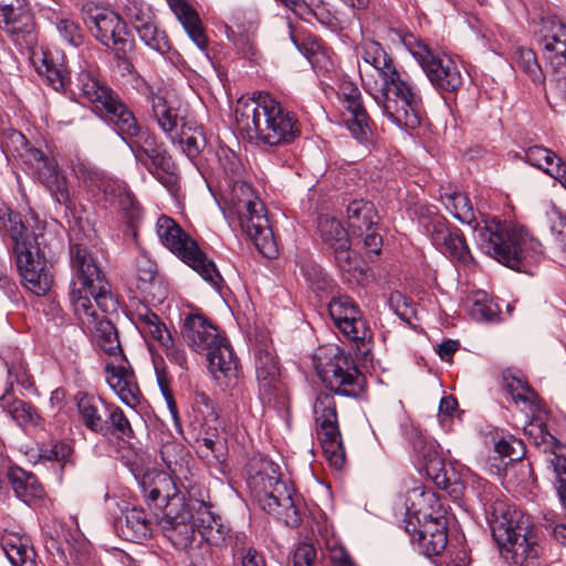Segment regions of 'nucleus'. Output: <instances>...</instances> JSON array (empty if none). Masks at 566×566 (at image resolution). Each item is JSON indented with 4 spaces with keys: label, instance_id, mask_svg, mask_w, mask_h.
Listing matches in <instances>:
<instances>
[{
    "label": "nucleus",
    "instance_id": "f257e3e1",
    "mask_svg": "<svg viewBox=\"0 0 566 566\" xmlns=\"http://www.w3.org/2000/svg\"><path fill=\"white\" fill-rule=\"evenodd\" d=\"M72 271L70 300L80 319L96 321L95 339L97 346L114 360H125L118 332L109 319L97 321L95 306L102 312H115V300L111 283L99 261L82 243H71L69 249Z\"/></svg>",
    "mask_w": 566,
    "mask_h": 566
},
{
    "label": "nucleus",
    "instance_id": "f03ea898",
    "mask_svg": "<svg viewBox=\"0 0 566 566\" xmlns=\"http://www.w3.org/2000/svg\"><path fill=\"white\" fill-rule=\"evenodd\" d=\"M441 199L457 220L473 228L479 248L497 262L512 270L531 273L542 260V243L523 227L496 218L478 220L473 205L464 193H444Z\"/></svg>",
    "mask_w": 566,
    "mask_h": 566
},
{
    "label": "nucleus",
    "instance_id": "7ed1b4c3",
    "mask_svg": "<svg viewBox=\"0 0 566 566\" xmlns=\"http://www.w3.org/2000/svg\"><path fill=\"white\" fill-rule=\"evenodd\" d=\"M139 486L156 523L164 535L177 548L190 556L198 549V527L195 510L179 496L174 479L164 471L148 470Z\"/></svg>",
    "mask_w": 566,
    "mask_h": 566
},
{
    "label": "nucleus",
    "instance_id": "20e7f679",
    "mask_svg": "<svg viewBox=\"0 0 566 566\" xmlns=\"http://www.w3.org/2000/svg\"><path fill=\"white\" fill-rule=\"evenodd\" d=\"M219 164L230 187V192L224 199V213L238 221L242 232L262 255L269 259L274 258L277 254V247L265 206L252 187L242 180L244 168L240 158L232 150L222 149L219 154Z\"/></svg>",
    "mask_w": 566,
    "mask_h": 566
},
{
    "label": "nucleus",
    "instance_id": "39448f33",
    "mask_svg": "<svg viewBox=\"0 0 566 566\" xmlns=\"http://www.w3.org/2000/svg\"><path fill=\"white\" fill-rule=\"evenodd\" d=\"M371 74L360 73L365 91L382 115L398 128L415 129L421 123L422 97L417 86L388 54Z\"/></svg>",
    "mask_w": 566,
    "mask_h": 566
},
{
    "label": "nucleus",
    "instance_id": "423d86ee",
    "mask_svg": "<svg viewBox=\"0 0 566 566\" xmlns=\"http://www.w3.org/2000/svg\"><path fill=\"white\" fill-rule=\"evenodd\" d=\"M235 120L240 129L245 130L262 147L284 146L300 135L296 116L268 93H259L253 98L239 102Z\"/></svg>",
    "mask_w": 566,
    "mask_h": 566
},
{
    "label": "nucleus",
    "instance_id": "0eeeda50",
    "mask_svg": "<svg viewBox=\"0 0 566 566\" xmlns=\"http://www.w3.org/2000/svg\"><path fill=\"white\" fill-rule=\"evenodd\" d=\"M1 221L23 286L38 296L46 294L53 276L40 248L39 235L28 229L15 211L8 210Z\"/></svg>",
    "mask_w": 566,
    "mask_h": 566
},
{
    "label": "nucleus",
    "instance_id": "6e6552de",
    "mask_svg": "<svg viewBox=\"0 0 566 566\" xmlns=\"http://www.w3.org/2000/svg\"><path fill=\"white\" fill-rule=\"evenodd\" d=\"M181 334L187 345L198 354L207 356L208 368L221 386L237 384L239 361L218 327L198 313H187L182 321Z\"/></svg>",
    "mask_w": 566,
    "mask_h": 566
},
{
    "label": "nucleus",
    "instance_id": "1a4fd4ad",
    "mask_svg": "<svg viewBox=\"0 0 566 566\" xmlns=\"http://www.w3.org/2000/svg\"><path fill=\"white\" fill-rule=\"evenodd\" d=\"M485 511L490 514L493 539L507 562L523 566L527 559L539 556L541 547L528 515L510 510L501 501H495Z\"/></svg>",
    "mask_w": 566,
    "mask_h": 566
},
{
    "label": "nucleus",
    "instance_id": "9d476101",
    "mask_svg": "<svg viewBox=\"0 0 566 566\" xmlns=\"http://www.w3.org/2000/svg\"><path fill=\"white\" fill-rule=\"evenodd\" d=\"M6 147L20 158L28 174L45 187L54 201L66 207L71 203L67 178L53 157L32 146L22 133L13 129L7 133Z\"/></svg>",
    "mask_w": 566,
    "mask_h": 566
},
{
    "label": "nucleus",
    "instance_id": "9b49d317",
    "mask_svg": "<svg viewBox=\"0 0 566 566\" xmlns=\"http://www.w3.org/2000/svg\"><path fill=\"white\" fill-rule=\"evenodd\" d=\"M313 364L321 381L335 395L358 398L365 390V376L339 346H321L313 356Z\"/></svg>",
    "mask_w": 566,
    "mask_h": 566
},
{
    "label": "nucleus",
    "instance_id": "f8f14e48",
    "mask_svg": "<svg viewBox=\"0 0 566 566\" xmlns=\"http://www.w3.org/2000/svg\"><path fill=\"white\" fill-rule=\"evenodd\" d=\"M279 467L265 463L263 469L249 479V486L262 510L275 515L287 526L296 527L301 514L296 505L292 484L280 479Z\"/></svg>",
    "mask_w": 566,
    "mask_h": 566
},
{
    "label": "nucleus",
    "instance_id": "ddd939ff",
    "mask_svg": "<svg viewBox=\"0 0 566 566\" xmlns=\"http://www.w3.org/2000/svg\"><path fill=\"white\" fill-rule=\"evenodd\" d=\"M80 12L93 38L103 46L111 49L117 65L130 73L134 66L127 57L128 40L126 36L128 30L126 21L115 11L94 1L83 2Z\"/></svg>",
    "mask_w": 566,
    "mask_h": 566
},
{
    "label": "nucleus",
    "instance_id": "4468645a",
    "mask_svg": "<svg viewBox=\"0 0 566 566\" xmlns=\"http://www.w3.org/2000/svg\"><path fill=\"white\" fill-rule=\"evenodd\" d=\"M157 233L163 244L206 282L218 290L221 287L223 279L214 262L172 218L161 216L157 221Z\"/></svg>",
    "mask_w": 566,
    "mask_h": 566
},
{
    "label": "nucleus",
    "instance_id": "2eb2a0df",
    "mask_svg": "<svg viewBox=\"0 0 566 566\" xmlns=\"http://www.w3.org/2000/svg\"><path fill=\"white\" fill-rule=\"evenodd\" d=\"M124 142L132 150L136 161L143 165L163 186L168 189L176 186L178 177L175 163L164 143L159 142L154 133L139 126Z\"/></svg>",
    "mask_w": 566,
    "mask_h": 566
},
{
    "label": "nucleus",
    "instance_id": "dca6fc26",
    "mask_svg": "<svg viewBox=\"0 0 566 566\" xmlns=\"http://www.w3.org/2000/svg\"><path fill=\"white\" fill-rule=\"evenodd\" d=\"M400 40L438 91L454 93L462 86V74L452 59L433 54L426 43L411 33L400 34Z\"/></svg>",
    "mask_w": 566,
    "mask_h": 566
},
{
    "label": "nucleus",
    "instance_id": "f3484780",
    "mask_svg": "<svg viewBox=\"0 0 566 566\" xmlns=\"http://www.w3.org/2000/svg\"><path fill=\"white\" fill-rule=\"evenodd\" d=\"M416 214L437 250L461 264L469 265L472 262L463 233L460 229L450 226L436 207L419 206Z\"/></svg>",
    "mask_w": 566,
    "mask_h": 566
},
{
    "label": "nucleus",
    "instance_id": "a211bd4d",
    "mask_svg": "<svg viewBox=\"0 0 566 566\" xmlns=\"http://www.w3.org/2000/svg\"><path fill=\"white\" fill-rule=\"evenodd\" d=\"M313 417L326 460L335 469L343 468L346 455L333 394L319 391L316 395L313 402Z\"/></svg>",
    "mask_w": 566,
    "mask_h": 566
},
{
    "label": "nucleus",
    "instance_id": "6ab92c4d",
    "mask_svg": "<svg viewBox=\"0 0 566 566\" xmlns=\"http://www.w3.org/2000/svg\"><path fill=\"white\" fill-rule=\"evenodd\" d=\"M328 313L335 326L353 343L357 355L366 357L370 350L373 332L356 303L346 295L333 297L328 303Z\"/></svg>",
    "mask_w": 566,
    "mask_h": 566
},
{
    "label": "nucleus",
    "instance_id": "aec40b11",
    "mask_svg": "<svg viewBox=\"0 0 566 566\" xmlns=\"http://www.w3.org/2000/svg\"><path fill=\"white\" fill-rule=\"evenodd\" d=\"M317 231L322 241L333 251L335 263L342 272L350 273L357 270L359 258L350 249L348 231L339 220L334 217L322 216L318 218Z\"/></svg>",
    "mask_w": 566,
    "mask_h": 566
},
{
    "label": "nucleus",
    "instance_id": "412c9836",
    "mask_svg": "<svg viewBox=\"0 0 566 566\" xmlns=\"http://www.w3.org/2000/svg\"><path fill=\"white\" fill-rule=\"evenodd\" d=\"M538 44L549 69V81L555 86L566 78V24L559 21L545 24Z\"/></svg>",
    "mask_w": 566,
    "mask_h": 566
},
{
    "label": "nucleus",
    "instance_id": "4be33fe9",
    "mask_svg": "<svg viewBox=\"0 0 566 566\" xmlns=\"http://www.w3.org/2000/svg\"><path fill=\"white\" fill-rule=\"evenodd\" d=\"M0 30L20 48L36 44L35 18L27 0L0 12Z\"/></svg>",
    "mask_w": 566,
    "mask_h": 566
},
{
    "label": "nucleus",
    "instance_id": "5701e85b",
    "mask_svg": "<svg viewBox=\"0 0 566 566\" xmlns=\"http://www.w3.org/2000/svg\"><path fill=\"white\" fill-rule=\"evenodd\" d=\"M344 107L349 117L346 125L353 137L365 147L374 146V123L369 117L361 102V94L356 86H345L343 88Z\"/></svg>",
    "mask_w": 566,
    "mask_h": 566
},
{
    "label": "nucleus",
    "instance_id": "b1692460",
    "mask_svg": "<svg viewBox=\"0 0 566 566\" xmlns=\"http://www.w3.org/2000/svg\"><path fill=\"white\" fill-rule=\"evenodd\" d=\"M255 375L263 402H272L281 386L280 363L274 352L265 346L255 350Z\"/></svg>",
    "mask_w": 566,
    "mask_h": 566
},
{
    "label": "nucleus",
    "instance_id": "393cba45",
    "mask_svg": "<svg viewBox=\"0 0 566 566\" xmlns=\"http://www.w3.org/2000/svg\"><path fill=\"white\" fill-rule=\"evenodd\" d=\"M127 360L109 361L105 366L106 381L122 402L130 408L139 403L140 391Z\"/></svg>",
    "mask_w": 566,
    "mask_h": 566
},
{
    "label": "nucleus",
    "instance_id": "a878e982",
    "mask_svg": "<svg viewBox=\"0 0 566 566\" xmlns=\"http://www.w3.org/2000/svg\"><path fill=\"white\" fill-rule=\"evenodd\" d=\"M188 507L195 510L198 527V549L203 543L212 546H221L227 538L229 530L211 512L209 504L205 500L188 501Z\"/></svg>",
    "mask_w": 566,
    "mask_h": 566
},
{
    "label": "nucleus",
    "instance_id": "bb28decb",
    "mask_svg": "<svg viewBox=\"0 0 566 566\" xmlns=\"http://www.w3.org/2000/svg\"><path fill=\"white\" fill-rule=\"evenodd\" d=\"M96 111L114 127L123 140L140 126L134 113L122 102L113 91L101 104H96Z\"/></svg>",
    "mask_w": 566,
    "mask_h": 566
},
{
    "label": "nucleus",
    "instance_id": "cd10ccee",
    "mask_svg": "<svg viewBox=\"0 0 566 566\" xmlns=\"http://www.w3.org/2000/svg\"><path fill=\"white\" fill-rule=\"evenodd\" d=\"M69 90L72 95L83 104H91L96 108V104H101L113 90L103 82L93 71L81 70L72 81H70Z\"/></svg>",
    "mask_w": 566,
    "mask_h": 566
},
{
    "label": "nucleus",
    "instance_id": "c85d7f7f",
    "mask_svg": "<svg viewBox=\"0 0 566 566\" xmlns=\"http://www.w3.org/2000/svg\"><path fill=\"white\" fill-rule=\"evenodd\" d=\"M0 545L12 566H38L36 553L25 534L3 528Z\"/></svg>",
    "mask_w": 566,
    "mask_h": 566
},
{
    "label": "nucleus",
    "instance_id": "c756f323",
    "mask_svg": "<svg viewBox=\"0 0 566 566\" xmlns=\"http://www.w3.org/2000/svg\"><path fill=\"white\" fill-rule=\"evenodd\" d=\"M135 271L137 289L140 293L151 302L161 303L166 297V290L158 277L155 261L148 254L139 253L135 258Z\"/></svg>",
    "mask_w": 566,
    "mask_h": 566
},
{
    "label": "nucleus",
    "instance_id": "7c9ffc66",
    "mask_svg": "<svg viewBox=\"0 0 566 566\" xmlns=\"http://www.w3.org/2000/svg\"><path fill=\"white\" fill-rule=\"evenodd\" d=\"M130 321L145 337L156 340L160 347L171 344V332L159 316L145 304H138L130 311Z\"/></svg>",
    "mask_w": 566,
    "mask_h": 566
},
{
    "label": "nucleus",
    "instance_id": "2f4dec72",
    "mask_svg": "<svg viewBox=\"0 0 566 566\" xmlns=\"http://www.w3.org/2000/svg\"><path fill=\"white\" fill-rule=\"evenodd\" d=\"M147 102L151 106V115L160 130L171 143H175V138L179 136L178 130L181 124L185 123L184 118L179 117L177 109L168 103L160 91L154 92L150 90Z\"/></svg>",
    "mask_w": 566,
    "mask_h": 566
},
{
    "label": "nucleus",
    "instance_id": "473e14b6",
    "mask_svg": "<svg viewBox=\"0 0 566 566\" xmlns=\"http://www.w3.org/2000/svg\"><path fill=\"white\" fill-rule=\"evenodd\" d=\"M76 408L80 421L84 427L94 433H103L107 408L104 400L87 392H78L75 396Z\"/></svg>",
    "mask_w": 566,
    "mask_h": 566
},
{
    "label": "nucleus",
    "instance_id": "72a5a7b5",
    "mask_svg": "<svg viewBox=\"0 0 566 566\" xmlns=\"http://www.w3.org/2000/svg\"><path fill=\"white\" fill-rule=\"evenodd\" d=\"M167 2L191 41L201 51H207L208 38L197 11L186 0H167Z\"/></svg>",
    "mask_w": 566,
    "mask_h": 566
},
{
    "label": "nucleus",
    "instance_id": "f704fd0d",
    "mask_svg": "<svg viewBox=\"0 0 566 566\" xmlns=\"http://www.w3.org/2000/svg\"><path fill=\"white\" fill-rule=\"evenodd\" d=\"M154 514L151 516L143 509L133 506L125 511V522L120 524L122 536L132 542H142L151 537L155 527Z\"/></svg>",
    "mask_w": 566,
    "mask_h": 566
},
{
    "label": "nucleus",
    "instance_id": "c9c22d12",
    "mask_svg": "<svg viewBox=\"0 0 566 566\" xmlns=\"http://www.w3.org/2000/svg\"><path fill=\"white\" fill-rule=\"evenodd\" d=\"M410 442L413 450L420 454L426 463L428 474L436 472L433 479L436 484L443 489H448V479L446 474H441L440 471L443 469L444 463L438 455L436 446L432 442H428L426 438L416 428L411 429Z\"/></svg>",
    "mask_w": 566,
    "mask_h": 566
},
{
    "label": "nucleus",
    "instance_id": "e433bc0d",
    "mask_svg": "<svg viewBox=\"0 0 566 566\" xmlns=\"http://www.w3.org/2000/svg\"><path fill=\"white\" fill-rule=\"evenodd\" d=\"M378 213L370 201L353 200L347 207V223L353 235H364L377 227Z\"/></svg>",
    "mask_w": 566,
    "mask_h": 566
},
{
    "label": "nucleus",
    "instance_id": "4c0bfd02",
    "mask_svg": "<svg viewBox=\"0 0 566 566\" xmlns=\"http://www.w3.org/2000/svg\"><path fill=\"white\" fill-rule=\"evenodd\" d=\"M8 480L15 495L24 503H31L44 496V489L33 473L20 468H11L8 471Z\"/></svg>",
    "mask_w": 566,
    "mask_h": 566
},
{
    "label": "nucleus",
    "instance_id": "58836bf2",
    "mask_svg": "<svg viewBox=\"0 0 566 566\" xmlns=\"http://www.w3.org/2000/svg\"><path fill=\"white\" fill-rule=\"evenodd\" d=\"M1 403L19 427L30 429L42 426L43 419L31 403L20 399L8 402L6 397L1 398Z\"/></svg>",
    "mask_w": 566,
    "mask_h": 566
},
{
    "label": "nucleus",
    "instance_id": "ea45409f",
    "mask_svg": "<svg viewBox=\"0 0 566 566\" xmlns=\"http://www.w3.org/2000/svg\"><path fill=\"white\" fill-rule=\"evenodd\" d=\"M525 160L530 165L537 167L555 178V170L558 169L559 172L566 164L551 149L534 145L528 147L525 150Z\"/></svg>",
    "mask_w": 566,
    "mask_h": 566
},
{
    "label": "nucleus",
    "instance_id": "a19ab883",
    "mask_svg": "<svg viewBox=\"0 0 566 566\" xmlns=\"http://www.w3.org/2000/svg\"><path fill=\"white\" fill-rule=\"evenodd\" d=\"M139 40L150 50L166 55L171 50L170 41L164 30H160L156 18L135 29Z\"/></svg>",
    "mask_w": 566,
    "mask_h": 566
},
{
    "label": "nucleus",
    "instance_id": "79ce46f5",
    "mask_svg": "<svg viewBox=\"0 0 566 566\" xmlns=\"http://www.w3.org/2000/svg\"><path fill=\"white\" fill-rule=\"evenodd\" d=\"M178 135L179 136L175 138V143L181 146L182 151L190 160H195L206 146V137L202 128L199 126L192 127L187 123H182Z\"/></svg>",
    "mask_w": 566,
    "mask_h": 566
},
{
    "label": "nucleus",
    "instance_id": "37998d69",
    "mask_svg": "<svg viewBox=\"0 0 566 566\" xmlns=\"http://www.w3.org/2000/svg\"><path fill=\"white\" fill-rule=\"evenodd\" d=\"M102 436L111 434L117 439L129 440L134 436L132 424L118 406L109 405Z\"/></svg>",
    "mask_w": 566,
    "mask_h": 566
},
{
    "label": "nucleus",
    "instance_id": "c03bdc74",
    "mask_svg": "<svg viewBox=\"0 0 566 566\" xmlns=\"http://www.w3.org/2000/svg\"><path fill=\"white\" fill-rule=\"evenodd\" d=\"M515 64L534 83H543L545 74L532 49L518 46L515 51Z\"/></svg>",
    "mask_w": 566,
    "mask_h": 566
},
{
    "label": "nucleus",
    "instance_id": "a18cd8bd",
    "mask_svg": "<svg viewBox=\"0 0 566 566\" xmlns=\"http://www.w3.org/2000/svg\"><path fill=\"white\" fill-rule=\"evenodd\" d=\"M504 389L512 397L515 403H523L525 408L533 409L536 394L521 377H504Z\"/></svg>",
    "mask_w": 566,
    "mask_h": 566
},
{
    "label": "nucleus",
    "instance_id": "49530a36",
    "mask_svg": "<svg viewBox=\"0 0 566 566\" xmlns=\"http://www.w3.org/2000/svg\"><path fill=\"white\" fill-rule=\"evenodd\" d=\"M54 25L60 39L65 44L78 48L84 43L83 29L73 19L67 17H56Z\"/></svg>",
    "mask_w": 566,
    "mask_h": 566
},
{
    "label": "nucleus",
    "instance_id": "de8ad7c7",
    "mask_svg": "<svg viewBox=\"0 0 566 566\" xmlns=\"http://www.w3.org/2000/svg\"><path fill=\"white\" fill-rule=\"evenodd\" d=\"M73 448L65 442H55L49 448L41 450L40 457L48 461L59 463L60 470L63 472L75 465Z\"/></svg>",
    "mask_w": 566,
    "mask_h": 566
},
{
    "label": "nucleus",
    "instance_id": "09e8293b",
    "mask_svg": "<svg viewBox=\"0 0 566 566\" xmlns=\"http://www.w3.org/2000/svg\"><path fill=\"white\" fill-rule=\"evenodd\" d=\"M234 555L241 559L242 566H265L263 556L252 546H247V536L238 533L234 536Z\"/></svg>",
    "mask_w": 566,
    "mask_h": 566
},
{
    "label": "nucleus",
    "instance_id": "8fccbe9b",
    "mask_svg": "<svg viewBox=\"0 0 566 566\" xmlns=\"http://www.w3.org/2000/svg\"><path fill=\"white\" fill-rule=\"evenodd\" d=\"M124 9L134 29L156 18L153 8L144 0H126Z\"/></svg>",
    "mask_w": 566,
    "mask_h": 566
},
{
    "label": "nucleus",
    "instance_id": "3c124183",
    "mask_svg": "<svg viewBox=\"0 0 566 566\" xmlns=\"http://www.w3.org/2000/svg\"><path fill=\"white\" fill-rule=\"evenodd\" d=\"M71 169L74 176L86 187H95L102 178L101 171L90 161L81 158L72 160Z\"/></svg>",
    "mask_w": 566,
    "mask_h": 566
},
{
    "label": "nucleus",
    "instance_id": "603ef678",
    "mask_svg": "<svg viewBox=\"0 0 566 566\" xmlns=\"http://www.w3.org/2000/svg\"><path fill=\"white\" fill-rule=\"evenodd\" d=\"M358 51L363 61L369 65L371 70L381 64L382 59L389 54L379 42L371 39L363 40L358 45Z\"/></svg>",
    "mask_w": 566,
    "mask_h": 566
},
{
    "label": "nucleus",
    "instance_id": "864d4df0",
    "mask_svg": "<svg viewBox=\"0 0 566 566\" xmlns=\"http://www.w3.org/2000/svg\"><path fill=\"white\" fill-rule=\"evenodd\" d=\"M549 462L556 475V489L562 504L563 512L566 516V458L553 452Z\"/></svg>",
    "mask_w": 566,
    "mask_h": 566
},
{
    "label": "nucleus",
    "instance_id": "5fc2aeb1",
    "mask_svg": "<svg viewBox=\"0 0 566 566\" xmlns=\"http://www.w3.org/2000/svg\"><path fill=\"white\" fill-rule=\"evenodd\" d=\"M494 449L500 455L509 457L512 461L521 460L525 454L524 442L513 436L495 441Z\"/></svg>",
    "mask_w": 566,
    "mask_h": 566
},
{
    "label": "nucleus",
    "instance_id": "6e6d98bb",
    "mask_svg": "<svg viewBox=\"0 0 566 566\" xmlns=\"http://www.w3.org/2000/svg\"><path fill=\"white\" fill-rule=\"evenodd\" d=\"M417 539L420 547L428 556L439 555L448 544V535L441 531L431 533L430 535H419Z\"/></svg>",
    "mask_w": 566,
    "mask_h": 566
},
{
    "label": "nucleus",
    "instance_id": "4d7b16f0",
    "mask_svg": "<svg viewBox=\"0 0 566 566\" xmlns=\"http://www.w3.org/2000/svg\"><path fill=\"white\" fill-rule=\"evenodd\" d=\"M552 232L558 248L566 251V214L554 209L551 214Z\"/></svg>",
    "mask_w": 566,
    "mask_h": 566
},
{
    "label": "nucleus",
    "instance_id": "13d9d810",
    "mask_svg": "<svg viewBox=\"0 0 566 566\" xmlns=\"http://www.w3.org/2000/svg\"><path fill=\"white\" fill-rule=\"evenodd\" d=\"M182 447L175 442H167L163 444L160 449V458L163 462L166 464L167 469L176 473L177 467L181 465L179 460H181Z\"/></svg>",
    "mask_w": 566,
    "mask_h": 566
},
{
    "label": "nucleus",
    "instance_id": "bf43d9fd",
    "mask_svg": "<svg viewBox=\"0 0 566 566\" xmlns=\"http://www.w3.org/2000/svg\"><path fill=\"white\" fill-rule=\"evenodd\" d=\"M124 186V182L105 179L102 177L95 187L103 192L104 200L108 202L109 206L114 207L120 196V191H123Z\"/></svg>",
    "mask_w": 566,
    "mask_h": 566
},
{
    "label": "nucleus",
    "instance_id": "052dcab7",
    "mask_svg": "<svg viewBox=\"0 0 566 566\" xmlns=\"http://www.w3.org/2000/svg\"><path fill=\"white\" fill-rule=\"evenodd\" d=\"M316 549L312 544H300L293 554V566H316Z\"/></svg>",
    "mask_w": 566,
    "mask_h": 566
},
{
    "label": "nucleus",
    "instance_id": "680f3d73",
    "mask_svg": "<svg viewBox=\"0 0 566 566\" xmlns=\"http://www.w3.org/2000/svg\"><path fill=\"white\" fill-rule=\"evenodd\" d=\"M470 314L476 321H492L496 316V311L484 295L482 298H476L472 302Z\"/></svg>",
    "mask_w": 566,
    "mask_h": 566
},
{
    "label": "nucleus",
    "instance_id": "e2e57ef3",
    "mask_svg": "<svg viewBox=\"0 0 566 566\" xmlns=\"http://www.w3.org/2000/svg\"><path fill=\"white\" fill-rule=\"evenodd\" d=\"M46 78L50 85L56 91L69 88V73L64 69L46 65Z\"/></svg>",
    "mask_w": 566,
    "mask_h": 566
},
{
    "label": "nucleus",
    "instance_id": "0e129e2a",
    "mask_svg": "<svg viewBox=\"0 0 566 566\" xmlns=\"http://www.w3.org/2000/svg\"><path fill=\"white\" fill-rule=\"evenodd\" d=\"M114 208L125 211L129 217H133L135 211L138 209L136 198L126 185L123 187V191H120V196Z\"/></svg>",
    "mask_w": 566,
    "mask_h": 566
},
{
    "label": "nucleus",
    "instance_id": "69168bd1",
    "mask_svg": "<svg viewBox=\"0 0 566 566\" xmlns=\"http://www.w3.org/2000/svg\"><path fill=\"white\" fill-rule=\"evenodd\" d=\"M167 345L168 346H163L161 348L164 349L169 361L176 364L180 368H187L188 360L185 350L175 344L174 338L171 339V344Z\"/></svg>",
    "mask_w": 566,
    "mask_h": 566
},
{
    "label": "nucleus",
    "instance_id": "338daca9",
    "mask_svg": "<svg viewBox=\"0 0 566 566\" xmlns=\"http://www.w3.org/2000/svg\"><path fill=\"white\" fill-rule=\"evenodd\" d=\"M193 405L206 416H214V405L212 399L203 391L196 390L193 394Z\"/></svg>",
    "mask_w": 566,
    "mask_h": 566
},
{
    "label": "nucleus",
    "instance_id": "774afa93",
    "mask_svg": "<svg viewBox=\"0 0 566 566\" xmlns=\"http://www.w3.org/2000/svg\"><path fill=\"white\" fill-rule=\"evenodd\" d=\"M8 376L11 385L15 381L23 388H29L31 386L30 378L22 365H11L8 367Z\"/></svg>",
    "mask_w": 566,
    "mask_h": 566
}]
</instances>
